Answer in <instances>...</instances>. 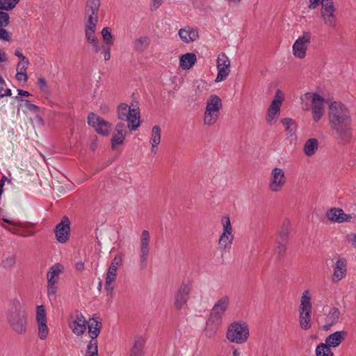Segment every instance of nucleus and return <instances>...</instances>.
I'll return each mask as SVG.
<instances>
[{
	"label": "nucleus",
	"instance_id": "31",
	"mask_svg": "<svg viewBox=\"0 0 356 356\" xmlns=\"http://www.w3.org/2000/svg\"><path fill=\"white\" fill-rule=\"evenodd\" d=\"M63 266L60 264L54 265L47 275V282L57 283L59 275L62 273Z\"/></svg>",
	"mask_w": 356,
	"mask_h": 356
},
{
	"label": "nucleus",
	"instance_id": "36",
	"mask_svg": "<svg viewBox=\"0 0 356 356\" xmlns=\"http://www.w3.org/2000/svg\"><path fill=\"white\" fill-rule=\"evenodd\" d=\"M289 241H282L281 239H277L275 241V254L278 258H282L284 257Z\"/></svg>",
	"mask_w": 356,
	"mask_h": 356
},
{
	"label": "nucleus",
	"instance_id": "56",
	"mask_svg": "<svg viewBox=\"0 0 356 356\" xmlns=\"http://www.w3.org/2000/svg\"><path fill=\"white\" fill-rule=\"evenodd\" d=\"M110 47L107 45L103 47V54L106 60H108L111 58Z\"/></svg>",
	"mask_w": 356,
	"mask_h": 356
},
{
	"label": "nucleus",
	"instance_id": "13",
	"mask_svg": "<svg viewBox=\"0 0 356 356\" xmlns=\"http://www.w3.org/2000/svg\"><path fill=\"white\" fill-rule=\"evenodd\" d=\"M311 42V33L304 32L301 37H299L293 44V54L295 57L304 58L306 56V52L308 44Z\"/></svg>",
	"mask_w": 356,
	"mask_h": 356
},
{
	"label": "nucleus",
	"instance_id": "3",
	"mask_svg": "<svg viewBox=\"0 0 356 356\" xmlns=\"http://www.w3.org/2000/svg\"><path fill=\"white\" fill-rule=\"evenodd\" d=\"M7 321L15 333L23 335L26 332L27 314L19 300L15 299L12 301L7 314Z\"/></svg>",
	"mask_w": 356,
	"mask_h": 356
},
{
	"label": "nucleus",
	"instance_id": "20",
	"mask_svg": "<svg viewBox=\"0 0 356 356\" xmlns=\"http://www.w3.org/2000/svg\"><path fill=\"white\" fill-rule=\"evenodd\" d=\"M346 260L343 258L339 259L334 266L332 280L334 282H338L342 280L346 274Z\"/></svg>",
	"mask_w": 356,
	"mask_h": 356
},
{
	"label": "nucleus",
	"instance_id": "39",
	"mask_svg": "<svg viewBox=\"0 0 356 356\" xmlns=\"http://www.w3.org/2000/svg\"><path fill=\"white\" fill-rule=\"evenodd\" d=\"M85 356H99L97 341L90 340L88 341Z\"/></svg>",
	"mask_w": 356,
	"mask_h": 356
},
{
	"label": "nucleus",
	"instance_id": "8",
	"mask_svg": "<svg viewBox=\"0 0 356 356\" xmlns=\"http://www.w3.org/2000/svg\"><path fill=\"white\" fill-rule=\"evenodd\" d=\"M249 337V328L243 322L234 321L227 327L226 338L231 343L241 344L245 343Z\"/></svg>",
	"mask_w": 356,
	"mask_h": 356
},
{
	"label": "nucleus",
	"instance_id": "25",
	"mask_svg": "<svg viewBox=\"0 0 356 356\" xmlns=\"http://www.w3.org/2000/svg\"><path fill=\"white\" fill-rule=\"evenodd\" d=\"M197 60L196 56L193 53H187L182 55L179 60V66L183 70L191 69Z\"/></svg>",
	"mask_w": 356,
	"mask_h": 356
},
{
	"label": "nucleus",
	"instance_id": "60",
	"mask_svg": "<svg viewBox=\"0 0 356 356\" xmlns=\"http://www.w3.org/2000/svg\"><path fill=\"white\" fill-rule=\"evenodd\" d=\"M320 3V0H310L309 8L311 9L316 8Z\"/></svg>",
	"mask_w": 356,
	"mask_h": 356
},
{
	"label": "nucleus",
	"instance_id": "30",
	"mask_svg": "<svg viewBox=\"0 0 356 356\" xmlns=\"http://www.w3.org/2000/svg\"><path fill=\"white\" fill-rule=\"evenodd\" d=\"M280 106L270 104L268 109V114L266 119L267 123L273 124L277 121L280 115Z\"/></svg>",
	"mask_w": 356,
	"mask_h": 356
},
{
	"label": "nucleus",
	"instance_id": "47",
	"mask_svg": "<svg viewBox=\"0 0 356 356\" xmlns=\"http://www.w3.org/2000/svg\"><path fill=\"white\" fill-rule=\"evenodd\" d=\"M56 283L47 282V296L49 299L51 301L55 300L57 291Z\"/></svg>",
	"mask_w": 356,
	"mask_h": 356
},
{
	"label": "nucleus",
	"instance_id": "61",
	"mask_svg": "<svg viewBox=\"0 0 356 356\" xmlns=\"http://www.w3.org/2000/svg\"><path fill=\"white\" fill-rule=\"evenodd\" d=\"M26 104H27V107L29 110L33 111H38V107L36 105L30 103L29 101H26Z\"/></svg>",
	"mask_w": 356,
	"mask_h": 356
},
{
	"label": "nucleus",
	"instance_id": "27",
	"mask_svg": "<svg viewBox=\"0 0 356 356\" xmlns=\"http://www.w3.org/2000/svg\"><path fill=\"white\" fill-rule=\"evenodd\" d=\"M340 314L341 313L338 308L333 307L331 309L325 317V321L326 324L324 325V327L328 330L330 327L335 325L339 321Z\"/></svg>",
	"mask_w": 356,
	"mask_h": 356
},
{
	"label": "nucleus",
	"instance_id": "33",
	"mask_svg": "<svg viewBox=\"0 0 356 356\" xmlns=\"http://www.w3.org/2000/svg\"><path fill=\"white\" fill-rule=\"evenodd\" d=\"M100 6V0H87L85 15L98 16V11Z\"/></svg>",
	"mask_w": 356,
	"mask_h": 356
},
{
	"label": "nucleus",
	"instance_id": "29",
	"mask_svg": "<svg viewBox=\"0 0 356 356\" xmlns=\"http://www.w3.org/2000/svg\"><path fill=\"white\" fill-rule=\"evenodd\" d=\"M145 341L142 337H136L131 350L130 356H143Z\"/></svg>",
	"mask_w": 356,
	"mask_h": 356
},
{
	"label": "nucleus",
	"instance_id": "49",
	"mask_svg": "<svg viewBox=\"0 0 356 356\" xmlns=\"http://www.w3.org/2000/svg\"><path fill=\"white\" fill-rule=\"evenodd\" d=\"M117 270L115 268H108V270L106 273V280L108 282H115L117 277Z\"/></svg>",
	"mask_w": 356,
	"mask_h": 356
},
{
	"label": "nucleus",
	"instance_id": "24",
	"mask_svg": "<svg viewBox=\"0 0 356 356\" xmlns=\"http://www.w3.org/2000/svg\"><path fill=\"white\" fill-rule=\"evenodd\" d=\"M87 325L90 340L97 341V338L99 336L102 328V322L95 318H92L90 319V321Z\"/></svg>",
	"mask_w": 356,
	"mask_h": 356
},
{
	"label": "nucleus",
	"instance_id": "23",
	"mask_svg": "<svg viewBox=\"0 0 356 356\" xmlns=\"http://www.w3.org/2000/svg\"><path fill=\"white\" fill-rule=\"evenodd\" d=\"M347 335L346 331H337L330 334L325 340V344L328 347H337Z\"/></svg>",
	"mask_w": 356,
	"mask_h": 356
},
{
	"label": "nucleus",
	"instance_id": "38",
	"mask_svg": "<svg viewBox=\"0 0 356 356\" xmlns=\"http://www.w3.org/2000/svg\"><path fill=\"white\" fill-rule=\"evenodd\" d=\"M98 16L85 15V30L96 31Z\"/></svg>",
	"mask_w": 356,
	"mask_h": 356
},
{
	"label": "nucleus",
	"instance_id": "4",
	"mask_svg": "<svg viewBox=\"0 0 356 356\" xmlns=\"http://www.w3.org/2000/svg\"><path fill=\"white\" fill-rule=\"evenodd\" d=\"M300 100L302 108L305 111H309L310 109L308 102H311L312 120L314 122H318L322 118L325 113L324 98L317 93L306 92L300 97Z\"/></svg>",
	"mask_w": 356,
	"mask_h": 356
},
{
	"label": "nucleus",
	"instance_id": "12",
	"mask_svg": "<svg viewBox=\"0 0 356 356\" xmlns=\"http://www.w3.org/2000/svg\"><path fill=\"white\" fill-rule=\"evenodd\" d=\"M191 291V283L189 281L183 282L178 287L175 294V307L181 309L189 299Z\"/></svg>",
	"mask_w": 356,
	"mask_h": 356
},
{
	"label": "nucleus",
	"instance_id": "64",
	"mask_svg": "<svg viewBox=\"0 0 356 356\" xmlns=\"http://www.w3.org/2000/svg\"><path fill=\"white\" fill-rule=\"evenodd\" d=\"M15 55L21 58L22 60L27 59L23 54L18 50L15 51Z\"/></svg>",
	"mask_w": 356,
	"mask_h": 356
},
{
	"label": "nucleus",
	"instance_id": "19",
	"mask_svg": "<svg viewBox=\"0 0 356 356\" xmlns=\"http://www.w3.org/2000/svg\"><path fill=\"white\" fill-rule=\"evenodd\" d=\"M327 218L329 220L336 222H350L352 219L350 215L345 213L341 209H331L327 211Z\"/></svg>",
	"mask_w": 356,
	"mask_h": 356
},
{
	"label": "nucleus",
	"instance_id": "46",
	"mask_svg": "<svg viewBox=\"0 0 356 356\" xmlns=\"http://www.w3.org/2000/svg\"><path fill=\"white\" fill-rule=\"evenodd\" d=\"M11 90L6 88V83L0 76V98L3 97L11 96Z\"/></svg>",
	"mask_w": 356,
	"mask_h": 356
},
{
	"label": "nucleus",
	"instance_id": "9",
	"mask_svg": "<svg viewBox=\"0 0 356 356\" xmlns=\"http://www.w3.org/2000/svg\"><path fill=\"white\" fill-rule=\"evenodd\" d=\"M321 17L325 25L334 27L337 23L336 8L332 0H321Z\"/></svg>",
	"mask_w": 356,
	"mask_h": 356
},
{
	"label": "nucleus",
	"instance_id": "5",
	"mask_svg": "<svg viewBox=\"0 0 356 356\" xmlns=\"http://www.w3.org/2000/svg\"><path fill=\"white\" fill-rule=\"evenodd\" d=\"M117 116L121 122H128L127 127L130 131L136 130L140 125L138 107L131 108V106L122 103L117 108Z\"/></svg>",
	"mask_w": 356,
	"mask_h": 356
},
{
	"label": "nucleus",
	"instance_id": "58",
	"mask_svg": "<svg viewBox=\"0 0 356 356\" xmlns=\"http://www.w3.org/2000/svg\"><path fill=\"white\" fill-rule=\"evenodd\" d=\"M347 239L348 241L351 243L352 246L356 248V234L348 235Z\"/></svg>",
	"mask_w": 356,
	"mask_h": 356
},
{
	"label": "nucleus",
	"instance_id": "2",
	"mask_svg": "<svg viewBox=\"0 0 356 356\" xmlns=\"http://www.w3.org/2000/svg\"><path fill=\"white\" fill-rule=\"evenodd\" d=\"M229 296H223L213 305L204 330L208 337H213L216 334L217 330L222 325V317L229 307Z\"/></svg>",
	"mask_w": 356,
	"mask_h": 356
},
{
	"label": "nucleus",
	"instance_id": "32",
	"mask_svg": "<svg viewBox=\"0 0 356 356\" xmlns=\"http://www.w3.org/2000/svg\"><path fill=\"white\" fill-rule=\"evenodd\" d=\"M318 147V141L316 138H309L308 139L303 147V152L307 156H313Z\"/></svg>",
	"mask_w": 356,
	"mask_h": 356
},
{
	"label": "nucleus",
	"instance_id": "62",
	"mask_svg": "<svg viewBox=\"0 0 356 356\" xmlns=\"http://www.w3.org/2000/svg\"><path fill=\"white\" fill-rule=\"evenodd\" d=\"M76 269L78 271H83L84 270V264L83 261H79L76 264Z\"/></svg>",
	"mask_w": 356,
	"mask_h": 356
},
{
	"label": "nucleus",
	"instance_id": "6",
	"mask_svg": "<svg viewBox=\"0 0 356 356\" xmlns=\"http://www.w3.org/2000/svg\"><path fill=\"white\" fill-rule=\"evenodd\" d=\"M222 108L221 99L216 95L209 96L206 103L204 113V124L207 126L213 125L220 115V111Z\"/></svg>",
	"mask_w": 356,
	"mask_h": 356
},
{
	"label": "nucleus",
	"instance_id": "22",
	"mask_svg": "<svg viewBox=\"0 0 356 356\" xmlns=\"http://www.w3.org/2000/svg\"><path fill=\"white\" fill-rule=\"evenodd\" d=\"M292 229V223L288 218H285L281 223L277 231V238L282 241H289Z\"/></svg>",
	"mask_w": 356,
	"mask_h": 356
},
{
	"label": "nucleus",
	"instance_id": "51",
	"mask_svg": "<svg viewBox=\"0 0 356 356\" xmlns=\"http://www.w3.org/2000/svg\"><path fill=\"white\" fill-rule=\"evenodd\" d=\"M9 15L7 13L0 11V27L6 26L9 24Z\"/></svg>",
	"mask_w": 356,
	"mask_h": 356
},
{
	"label": "nucleus",
	"instance_id": "35",
	"mask_svg": "<svg viewBox=\"0 0 356 356\" xmlns=\"http://www.w3.org/2000/svg\"><path fill=\"white\" fill-rule=\"evenodd\" d=\"M281 122L284 126L287 135L293 136L296 134L297 126L293 119L289 118H283L281 120Z\"/></svg>",
	"mask_w": 356,
	"mask_h": 356
},
{
	"label": "nucleus",
	"instance_id": "44",
	"mask_svg": "<svg viewBox=\"0 0 356 356\" xmlns=\"http://www.w3.org/2000/svg\"><path fill=\"white\" fill-rule=\"evenodd\" d=\"M36 321L37 323L47 321L46 311L43 305H39L36 307Z\"/></svg>",
	"mask_w": 356,
	"mask_h": 356
},
{
	"label": "nucleus",
	"instance_id": "7",
	"mask_svg": "<svg viewBox=\"0 0 356 356\" xmlns=\"http://www.w3.org/2000/svg\"><path fill=\"white\" fill-rule=\"evenodd\" d=\"M312 297L310 292L305 290L302 292L300 298V305L299 307V323L303 330H308L312 326Z\"/></svg>",
	"mask_w": 356,
	"mask_h": 356
},
{
	"label": "nucleus",
	"instance_id": "53",
	"mask_svg": "<svg viewBox=\"0 0 356 356\" xmlns=\"http://www.w3.org/2000/svg\"><path fill=\"white\" fill-rule=\"evenodd\" d=\"M163 0H151L150 10L156 11L162 4Z\"/></svg>",
	"mask_w": 356,
	"mask_h": 356
},
{
	"label": "nucleus",
	"instance_id": "17",
	"mask_svg": "<svg viewBox=\"0 0 356 356\" xmlns=\"http://www.w3.org/2000/svg\"><path fill=\"white\" fill-rule=\"evenodd\" d=\"M70 220L64 216L60 223L55 228V235L57 241L61 243H65L70 236Z\"/></svg>",
	"mask_w": 356,
	"mask_h": 356
},
{
	"label": "nucleus",
	"instance_id": "42",
	"mask_svg": "<svg viewBox=\"0 0 356 356\" xmlns=\"http://www.w3.org/2000/svg\"><path fill=\"white\" fill-rule=\"evenodd\" d=\"M37 323L38 327V337L40 339L44 340L47 337L49 334V328L47 325V321Z\"/></svg>",
	"mask_w": 356,
	"mask_h": 356
},
{
	"label": "nucleus",
	"instance_id": "34",
	"mask_svg": "<svg viewBox=\"0 0 356 356\" xmlns=\"http://www.w3.org/2000/svg\"><path fill=\"white\" fill-rule=\"evenodd\" d=\"M85 37L88 43L92 46V49L97 53L100 51V47L97 38L95 35V31L84 30Z\"/></svg>",
	"mask_w": 356,
	"mask_h": 356
},
{
	"label": "nucleus",
	"instance_id": "1",
	"mask_svg": "<svg viewBox=\"0 0 356 356\" xmlns=\"http://www.w3.org/2000/svg\"><path fill=\"white\" fill-rule=\"evenodd\" d=\"M328 120L331 130L338 142L341 144L350 143L353 137V131L348 109L341 103H331L329 106Z\"/></svg>",
	"mask_w": 356,
	"mask_h": 356
},
{
	"label": "nucleus",
	"instance_id": "57",
	"mask_svg": "<svg viewBox=\"0 0 356 356\" xmlns=\"http://www.w3.org/2000/svg\"><path fill=\"white\" fill-rule=\"evenodd\" d=\"M113 282H108V280H105V290L107 293L111 294L113 291V286L112 284Z\"/></svg>",
	"mask_w": 356,
	"mask_h": 356
},
{
	"label": "nucleus",
	"instance_id": "43",
	"mask_svg": "<svg viewBox=\"0 0 356 356\" xmlns=\"http://www.w3.org/2000/svg\"><path fill=\"white\" fill-rule=\"evenodd\" d=\"M19 0H0V9L9 10L15 7Z\"/></svg>",
	"mask_w": 356,
	"mask_h": 356
},
{
	"label": "nucleus",
	"instance_id": "37",
	"mask_svg": "<svg viewBox=\"0 0 356 356\" xmlns=\"http://www.w3.org/2000/svg\"><path fill=\"white\" fill-rule=\"evenodd\" d=\"M234 239L233 234L229 233H222L220 236L218 244L220 247L224 249H227L230 247Z\"/></svg>",
	"mask_w": 356,
	"mask_h": 356
},
{
	"label": "nucleus",
	"instance_id": "59",
	"mask_svg": "<svg viewBox=\"0 0 356 356\" xmlns=\"http://www.w3.org/2000/svg\"><path fill=\"white\" fill-rule=\"evenodd\" d=\"M38 86L41 90H44L47 88V82L44 78H39Z\"/></svg>",
	"mask_w": 356,
	"mask_h": 356
},
{
	"label": "nucleus",
	"instance_id": "15",
	"mask_svg": "<svg viewBox=\"0 0 356 356\" xmlns=\"http://www.w3.org/2000/svg\"><path fill=\"white\" fill-rule=\"evenodd\" d=\"M88 123L95 128V131L103 136H108L111 129V124L97 116L93 113L88 115Z\"/></svg>",
	"mask_w": 356,
	"mask_h": 356
},
{
	"label": "nucleus",
	"instance_id": "63",
	"mask_svg": "<svg viewBox=\"0 0 356 356\" xmlns=\"http://www.w3.org/2000/svg\"><path fill=\"white\" fill-rule=\"evenodd\" d=\"M17 92H18V94L19 95H22V96H26L27 97V96L30 95V93L28 91L23 90H21V89H18Z\"/></svg>",
	"mask_w": 356,
	"mask_h": 356
},
{
	"label": "nucleus",
	"instance_id": "54",
	"mask_svg": "<svg viewBox=\"0 0 356 356\" xmlns=\"http://www.w3.org/2000/svg\"><path fill=\"white\" fill-rule=\"evenodd\" d=\"M10 38V33L4 29H0V39L3 40H9Z\"/></svg>",
	"mask_w": 356,
	"mask_h": 356
},
{
	"label": "nucleus",
	"instance_id": "11",
	"mask_svg": "<svg viewBox=\"0 0 356 356\" xmlns=\"http://www.w3.org/2000/svg\"><path fill=\"white\" fill-rule=\"evenodd\" d=\"M150 236L147 230H143L141 233L140 241V264L141 270L147 267V258L150 252Z\"/></svg>",
	"mask_w": 356,
	"mask_h": 356
},
{
	"label": "nucleus",
	"instance_id": "16",
	"mask_svg": "<svg viewBox=\"0 0 356 356\" xmlns=\"http://www.w3.org/2000/svg\"><path fill=\"white\" fill-rule=\"evenodd\" d=\"M218 74L216 82H221L227 79L230 72V60L225 54L222 53L217 58Z\"/></svg>",
	"mask_w": 356,
	"mask_h": 356
},
{
	"label": "nucleus",
	"instance_id": "26",
	"mask_svg": "<svg viewBox=\"0 0 356 356\" xmlns=\"http://www.w3.org/2000/svg\"><path fill=\"white\" fill-rule=\"evenodd\" d=\"M150 44V38L147 35H142L133 42V46L135 51L138 52H143L145 51Z\"/></svg>",
	"mask_w": 356,
	"mask_h": 356
},
{
	"label": "nucleus",
	"instance_id": "48",
	"mask_svg": "<svg viewBox=\"0 0 356 356\" xmlns=\"http://www.w3.org/2000/svg\"><path fill=\"white\" fill-rule=\"evenodd\" d=\"M284 99V94L280 90H277L274 98L271 102V104H276L278 106L282 105L283 101Z\"/></svg>",
	"mask_w": 356,
	"mask_h": 356
},
{
	"label": "nucleus",
	"instance_id": "18",
	"mask_svg": "<svg viewBox=\"0 0 356 356\" xmlns=\"http://www.w3.org/2000/svg\"><path fill=\"white\" fill-rule=\"evenodd\" d=\"M127 124L126 125L124 122H120L116 124L111 138V146L113 149L116 148L117 145L124 143L127 133Z\"/></svg>",
	"mask_w": 356,
	"mask_h": 356
},
{
	"label": "nucleus",
	"instance_id": "40",
	"mask_svg": "<svg viewBox=\"0 0 356 356\" xmlns=\"http://www.w3.org/2000/svg\"><path fill=\"white\" fill-rule=\"evenodd\" d=\"M316 356H332L333 354L330 347L326 344L322 343L317 346L316 349Z\"/></svg>",
	"mask_w": 356,
	"mask_h": 356
},
{
	"label": "nucleus",
	"instance_id": "45",
	"mask_svg": "<svg viewBox=\"0 0 356 356\" xmlns=\"http://www.w3.org/2000/svg\"><path fill=\"white\" fill-rule=\"evenodd\" d=\"M221 223L223 227V232L222 233H229L232 234L233 229L231 225L230 219L228 216H223L221 220Z\"/></svg>",
	"mask_w": 356,
	"mask_h": 356
},
{
	"label": "nucleus",
	"instance_id": "50",
	"mask_svg": "<svg viewBox=\"0 0 356 356\" xmlns=\"http://www.w3.org/2000/svg\"><path fill=\"white\" fill-rule=\"evenodd\" d=\"M122 257L120 255H116L114 259L112 260L111 264L109 266L111 268H115L118 270V268L122 265Z\"/></svg>",
	"mask_w": 356,
	"mask_h": 356
},
{
	"label": "nucleus",
	"instance_id": "28",
	"mask_svg": "<svg viewBox=\"0 0 356 356\" xmlns=\"http://www.w3.org/2000/svg\"><path fill=\"white\" fill-rule=\"evenodd\" d=\"M161 128L158 125L154 126L152 129L151 138L149 140V143H151L152 145V152L154 154L156 153V148L161 142Z\"/></svg>",
	"mask_w": 356,
	"mask_h": 356
},
{
	"label": "nucleus",
	"instance_id": "21",
	"mask_svg": "<svg viewBox=\"0 0 356 356\" xmlns=\"http://www.w3.org/2000/svg\"><path fill=\"white\" fill-rule=\"evenodd\" d=\"M179 35L181 40L185 43L194 42L199 37L197 31L189 26L181 29L179 31Z\"/></svg>",
	"mask_w": 356,
	"mask_h": 356
},
{
	"label": "nucleus",
	"instance_id": "41",
	"mask_svg": "<svg viewBox=\"0 0 356 356\" xmlns=\"http://www.w3.org/2000/svg\"><path fill=\"white\" fill-rule=\"evenodd\" d=\"M102 35L106 45L111 46L113 43V38L111 32V29L109 27H104L102 31Z\"/></svg>",
	"mask_w": 356,
	"mask_h": 356
},
{
	"label": "nucleus",
	"instance_id": "55",
	"mask_svg": "<svg viewBox=\"0 0 356 356\" xmlns=\"http://www.w3.org/2000/svg\"><path fill=\"white\" fill-rule=\"evenodd\" d=\"M15 76H16V79L19 81H23L24 82H26V81L28 79V76H27L26 72H17Z\"/></svg>",
	"mask_w": 356,
	"mask_h": 356
},
{
	"label": "nucleus",
	"instance_id": "52",
	"mask_svg": "<svg viewBox=\"0 0 356 356\" xmlns=\"http://www.w3.org/2000/svg\"><path fill=\"white\" fill-rule=\"evenodd\" d=\"M29 63L27 59L21 60L17 65V72H26Z\"/></svg>",
	"mask_w": 356,
	"mask_h": 356
},
{
	"label": "nucleus",
	"instance_id": "14",
	"mask_svg": "<svg viewBox=\"0 0 356 356\" xmlns=\"http://www.w3.org/2000/svg\"><path fill=\"white\" fill-rule=\"evenodd\" d=\"M88 322L82 313L76 311L74 315L70 316L69 327L76 336L82 335L87 329Z\"/></svg>",
	"mask_w": 356,
	"mask_h": 356
},
{
	"label": "nucleus",
	"instance_id": "10",
	"mask_svg": "<svg viewBox=\"0 0 356 356\" xmlns=\"http://www.w3.org/2000/svg\"><path fill=\"white\" fill-rule=\"evenodd\" d=\"M286 183L284 170L275 167L270 171L268 189L273 193H278L282 190Z\"/></svg>",
	"mask_w": 356,
	"mask_h": 356
}]
</instances>
